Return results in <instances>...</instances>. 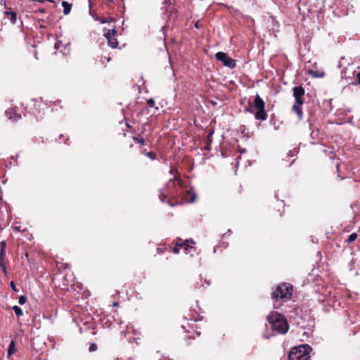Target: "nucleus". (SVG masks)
Wrapping results in <instances>:
<instances>
[{
	"instance_id": "f257e3e1",
	"label": "nucleus",
	"mask_w": 360,
	"mask_h": 360,
	"mask_svg": "<svg viewBox=\"0 0 360 360\" xmlns=\"http://www.w3.org/2000/svg\"><path fill=\"white\" fill-rule=\"evenodd\" d=\"M271 329L281 334L288 332L289 326L286 319L277 311L271 312L266 317Z\"/></svg>"
},
{
	"instance_id": "f03ea898",
	"label": "nucleus",
	"mask_w": 360,
	"mask_h": 360,
	"mask_svg": "<svg viewBox=\"0 0 360 360\" xmlns=\"http://www.w3.org/2000/svg\"><path fill=\"white\" fill-rule=\"evenodd\" d=\"M312 348L309 345H301L293 347L288 354V360H311Z\"/></svg>"
},
{
	"instance_id": "7ed1b4c3",
	"label": "nucleus",
	"mask_w": 360,
	"mask_h": 360,
	"mask_svg": "<svg viewBox=\"0 0 360 360\" xmlns=\"http://www.w3.org/2000/svg\"><path fill=\"white\" fill-rule=\"evenodd\" d=\"M252 107L257 110L255 112V118L257 120L264 121L267 119L268 115L264 109L265 103L259 94L255 96Z\"/></svg>"
},
{
	"instance_id": "20e7f679",
	"label": "nucleus",
	"mask_w": 360,
	"mask_h": 360,
	"mask_svg": "<svg viewBox=\"0 0 360 360\" xmlns=\"http://www.w3.org/2000/svg\"><path fill=\"white\" fill-rule=\"evenodd\" d=\"M215 58L217 60L222 63V64L229 68H234L236 65V60L231 58L227 53L224 52H217L215 54Z\"/></svg>"
},
{
	"instance_id": "39448f33",
	"label": "nucleus",
	"mask_w": 360,
	"mask_h": 360,
	"mask_svg": "<svg viewBox=\"0 0 360 360\" xmlns=\"http://www.w3.org/2000/svg\"><path fill=\"white\" fill-rule=\"evenodd\" d=\"M293 96L295 98V102L297 104H303L304 99L303 96L305 94V90L302 86H295L292 89Z\"/></svg>"
},
{
	"instance_id": "423d86ee",
	"label": "nucleus",
	"mask_w": 360,
	"mask_h": 360,
	"mask_svg": "<svg viewBox=\"0 0 360 360\" xmlns=\"http://www.w3.org/2000/svg\"><path fill=\"white\" fill-rule=\"evenodd\" d=\"M192 329H193V326H191ZM185 335L184 337V340L185 341V344L186 345H190L192 342V340H195L196 337L200 336V332L196 331L195 330H186L184 332Z\"/></svg>"
},
{
	"instance_id": "0eeeda50",
	"label": "nucleus",
	"mask_w": 360,
	"mask_h": 360,
	"mask_svg": "<svg viewBox=\"0 0 360 360\" xmlns=\"http://www.w3.org/2000/svg\"><path fill=\"white\" fill-rule=\"evenodd\" d=\"M293 290V285L289 283H283L276 286L274 292H290Z\"/></svg>"
},
{
	"instance_id": "6e6552de",
	"label": "nucleus",
	"mask_w": 360,
	"mask_h": 360,
	"mask_svg": "<svg viewBox=\"0 0 360 360\" xmlns=\"http://www.w3.org/2000/svg\"><path fill=\"white\" fill-rule=\"evenodd\" d=\"M103 35L104 37L107 39L108 40V45L112 48V49H115L118 46V41L117 40V39L115 37H112V36H110V34L109 33H106V29H105L103 30Z\"/></svg>"
},
{
	"instance_id": "1a4fd4ad",
	"label": "nucleus",
	"mask_w": 360,
	"mask_h": 360,
	"mask_svg": "<svg viewBox=\"0 0 360 360\" xmlns=\"http://www.w3.org/2000/svg\"><path fill=\"white\" fill-rule=\"evenodd\" d=\"M6 115L13 122H16L21 119V115L18 114L13 109H9L6 111Z\"/></svg>"
},
{
	"instance_id": "9d476101",
	"label": "nucleus",
	"mask_w": 360,
	"mask_h": 360,
	"mask_svg": "<svg viewBox=\"0 0 360 360\" xmlns=\"http://www.w3.org/2000/svg\"><path fill=\"white\" fill-rule=\"evenodd\" d=\"M303 104H297L296 102H295L294 105L292 107V110L296 112L300 120H302L303 118V112L302 109V105Z\"/></svg>"
},
{
	"instance_id": "9b49d317",
	"label": "nucleus",
	"mask_w": 360,
	"mask_h": 360,
	"mask_svg": "<svg viewBox=\"0 0 360 360\" xmlns=\"http://www.w3.org/2000/svg\"><path fill=\"white\" fill-rule=\"evenodd\" d=\"M273 298L277 301L279 299L283 300V301L289 300L292 299V294H272Z\"/></svg>"
},
{
	"instance_id": "f8f14e48",
	"label": "nucleus",
	"mask_w": 360,
	"mask_h": 360,
	"mask_svg": "<svg viewBox=\"0 0 360 360\" xmlns=\"http://www.w3.org/2000/svg\"><path fill=\"white\" fill-rule=\"evenodd\" d=\"M4 15L6 16H8L10 18V20H11V22L12 24H15L16 22H17V15H16V13H15L14 11H5L4 13Z\"/></svg>"
},
{
	"instance_id": "ddd939ff",
	"label": "nucleus",
	"mask_w": 360,
	"mask_h": 360,
	"mask_svg": "<svg viewBox=\"0 0 360 360\" xmlns=\"http://www.w3.org/2000/svg\"><path fill=\"white\" fill-rule=\"evenodd\" d=\"M62 6L63 7V13L68 15L70 13L72 4L68 1H63Z\"/></svg>"
},
{
	"instance_id": "4468645a",
	"label": "nucleus",
	"mask_w": 360,
	"mask_h": 360,
	"mask_svg": "<svg viewBox=\"0 0 360 360\" xmlns=\"http://www.w3.org/2000/svg\"><path fill=\"white\" fill-rule=\"evenodd\" d=\"M187 243H188V240L182 243H177L176 246L174 248V252L175 253L179 252V249L177 248V246L184 248L185 250H188V248H191L190 245L187 244Z\"/></svg>"
},
{
	"instance_id": "2eb2a0df",
	"label": "nucleus",
	"mask_w": 360,
	"mask_h": 360,
	"mask_svg": "<svg viewBox=\"0 0 360 360\" xmlns=\"http://www.w3.org/2000/svg\"><path fill=\"white\" fill-rule=\"evenodd\" d=\"M16 352L15 349V340H12L10 342V345L8 346V356H10L12 354H13Z\"/></svg>"
},
{
	"instance_id": "dca6fc26",
	"label": "nucleus",
	"mask_w": 360,
	"mask_h": 360,
	"mask_svg": "<svg viewBox=\"0 0 360 360\" xmlns=\"http://www.w3.org/2000/svg\"><path fill=\"white\" fill-rule=\"evenodd\" d=\"M96 20L99 21L101 23H105V22L114 21V18L112 17L103 18V17L96 16Z\"/></svg>"
},
{
	"instance_id": "f3484780",
	"label": "nucleus",
	"mask_w": 360,
	"mask_h": 360,
	"mask_svg": "<svg viewBox=\"0 0 360 360\" xmlns=\"http://www.w3.org/2000/svg\"><path fill=\"white\" fill-rule=\"evenodd\" d=\"M12 309H13L18 317H20L23 315L22 310L20 307L15 305L12 307Z\"/></svg>"
},
{
	"instance_id": "a211bd4d",
	"label": "nucleus",
	"mask_w": 360,
	"mask_h": 360,
	"mask_svg": "<svg viewBox=\"0 0 360 360\" xmlns=\"http://www.w3.org/2000/svg\"><path fill=\"white\" fill-rule=\"evenodd\" d=\"M356 238H357V234L355 233H353L348 236V238L347 239V242L349 243H351L354 242L356 239Z\"/></svg>"
},
{
	"instance_id": "6ab92c4d",
	"label": "nucleus",
	"mask_w": 360,
	"mask_h": 360,
	"mask_svg": "<svg viewBox=\"0 0 360 360\" xmlns=\"http://www.w3.org/2000/svg\"><path fill=\"white\" fill-rule=\"evenodd\" d=\"M150 160H154L156 159L155 154L153 152H147L145 153Z\"/></svg>"
},
{
	"instance_id": "aec40b11",
	"label": "nucleus",
	"mask_w": 360,
	"mask_h": 360,
	"mask_svg": "<svg viewBox=\"0 0 360 360\" xmlns=\"http://www.w3.org/2000/svg\"><path fill=\"white\" fill-rule=\"evenodd\" d=\"M106 33H109L110 36L115 37V35L117 34V30L114 27L112 30H106Z\"/></svg>"
},
{
	"instance_id": "412c9836",
	"label": "nucleus",
	"mask_w": 360,
	"mask_h": 360,
	"mask_svg": "<svg viewBox=\"0 0 360 360\" xmlns=\"http://www.w3.org/2000/svg\"><path fill=\"white\" fill-rule=\"evenodd\" d=\"M26 301H27L26 296H25V295L20 296L19 300H18V302L20 304H21V305L24 304L26 302Z\"/></svg>"
},
{
	"instance_id": "4be33fe9",
	"label": "nucleus",
	"mask_w": 360,
	"mask_h": 360,
	"mask_svg": "<svg viewBox=\"0 0 360 360\" xmlns=\"http://www.w3.org/2000/svg\"><path fill=\"white\" fill-rule=\"evenodd\" d=\"M146 103L149 108H153L155 106V101L152 98L148 99Z\"/></svg>"
},
{
	"instance_id": "5701e85b",
	"label": "nucleus",
	"mask_w": 360,
	"mask_h": 360,
	"mask_svg": "<svg viewBox=\"0 0 360 360\" xmlns=\"http://www.w3.org/2000/svg\"><path fill=\"white\" fill-rule=\"evenodd\" d=\"M133 139H134L136 142H137V143H140V144H141V145H144V144H145V141H144V139H143L139 138V137H135V136H134V137H133Z\"/></svg>"
},
{
	"instance_id": "b1692460",
	"label": "nucleus",
	"mask_w": 360,
	"mask_h": 360,
	"mask_svg": "<svg viewBox=\"0 0 360 360\" xmlns=\"http://www.w3.org/2000/svg\"><path fill=\"white\" fill-rule=\"evenodd\" d=\"M97 349V345L95 343H92L90 345L89 350L91 352H95Z\"/></svg>"
},
{
	"instance_id": "393cba45",
	"label": "nucleus",
	"mask_w": 360,
	"mask_h": 360,
	"mask_svg": "<svg viewBox=\"0 0 360 360\" xmlns=\"http://www.w3.org/2000/svg\"><path fill=\"white\" fill-rule=\"evenodd\" d=\"M0 267L4 273H6V267L4 262V259H0Z\"/></svg>"
},
{
	"instance_id": "a878e982",
	"label": "nucleus",
	"mask_w": 360,
	"mask_h": 360,
	"mask_svg": "<svg viewBox=\"0 0 360 360\" xmlns=\"http://www.w3.org/2000/svg\"><path fill=\"white\" fill-rule=\"evenodd\" d=\"M160 200L162 202L165 201V199L166 198V195L164 193V192L162 190H160V195H159Z\"/></svg>"
},
{
	"instance_id": "bb28decb",
	"label": "nucleus",
	"mask_w": 360,
	"mask_h": 360,
	"mask_svg": "<svg viewBox=\"0 0 360 360\" xmlns=\"http://www.w3.org/2000/svg\"><path fill=\"white\" fill-rule=\"evenodd\" d=\"M341 77L342 78H345V79H347L348 77L347 75V68H344L341 70Z\"/></svg>"
},
{
	"instance_id": "cd10ccee",
	"label": "nucleus",
	"mask_w": 360,
	"mask_h": 360,
	"mask_svg": "<svg viewBox=\"0 0 360 360\" xmlns=\"http://www.w3.org/2000/svg\"><path fill=\"white\" fill-rule=\"evenodd\" d=\"M10 285H11V288H12V290H13V291H15V292H17V291H18V290L16 289V286H15V283H14V282H13V281H11V282L10 283Z\"/></svg>"
},
{
	"instance_id": "c85d7f7f",
	"label": "nucleus",
	"mask_w": 360,
	"mask_h": 360,
	"mask_svg": "<svg viewBox=\"0 0 360 360\" xmlns=\"http://www.w3.org/2000/svg\"><path fill=\"white\" fill-rule=\"evenodd\" d=\"M6 241L3 240L1 242V250H4V248H6Z\"/></svg>"
},
{
	"instance_id": "c756f323",
	"label": "nucleus",
	"mask_w": 360,
	"mask_h": 360,
	"mask_svg": "<svg viewBox=\"0 0 360 360\" xmlns=\"http://www.w3.org/2000/svg\"><path fill=\"white\" fill-rule=\"evenodd\" d=\"M175 180L176 181V182H177V184H178V185L179 186H182V181H181V179H179L177 177H175Z\"/></svg>"
},
{
	"instance_id": "7c9ffc66",
	"label": "nucleus",
	"mask_w": 360,
	"mask_h": 360,
	"mask_svg": "<svg viewBox=\"0 0 360 360\" xmlns=\"http://www.w3.org/2000/svg\"><path fill=\"white\" fill-rule=\"evenodd\" d=\"M212 134H213V131H210V132L209 133V134L207 135V140H208V141H209L210 143V142H212V139H211L210 138H211V136H212Z\"/></svg>"
},
{
	"instance_id": "2f4dec72",
	"label": "nucleus",
	"mask_w": 360,
	"mask_h": 360,
	"mask_svg": "<svg viewBox=\"0 0 360 360\" xmlns=\"http://www.w3.org/2000/svg\"><path fill=\"white\" fill-rule=\"evenodd\" d=\"M36 13H46V10L42 8L39 9L38 11H36Z\"/></svg>"
},
{
	"instance_id": "473e14b6",
	"label": "nucleus",
	"mask_w": 360,
	"mask_h": 360,
	"mask_svg": "<svg viewBox=\"0 0 360 360\" xmlns=\"http://www.w3.org/2000/svg\"><path fill=\"white\" fill-rule=\"evenodd\" d=\"M4 250H1L0 252V259H4Z\"/></svg>"
},
{
	"instance_id": "72a5a7b5",
	"label": "nucleus",
	"mask_w": 360,
	"mask_h": 360,
	"mask_svg": "<svg viewBox=\"0 0 360 360\" xmlns=\"http://www.w3.org/2000/svg\"><path fill=\"white\" fill-rule=\"evenodd\" d=\"M90 13L91 14V16H92V17L96 20V16H98V15H96V14H93V13H91V11H90Z\"/></svg>"
},
{
	"instance_id": "f704fd0d",
	"label": "nucleus",
	"mask_w": 360,
	"mask_h": 360,
	"mask_svg": "<svg viewBox=\"0 0 360 360\" xmlns=\"http://www.w3.org/2000/svg\"><path fill=\"white\" fill-rule=\"evenodd\" d=\"M248 110L250 112H251V113H253V112H254L253 110H252V109H248Z\"/></svg>"
},
{
	"instance_id": "c9c22d12",
	"label": "nucleus",
	"mask_w": 360,
	"mask_h": 360,
	"mask_svg": "<svg viewBox=\"0 0 360 360\" xmlns=\"http://www.w3.org/2000/svg\"><path fill=\"white\" fill-rule=\"evenodd\" d=\"M310 73L314 74V75L316 76L315 72L311 71Z\"/></svg>"
},
{
	"instance_id": "e433bc0d",
	"label": "nucleus",
	"mask_w": 360,
	"mask_h": 360,
	"mask_svg": "<svg viewBox=\"0 0 360 360\" xmlns=\"http://www.w3.org/2000/svg\"><path fill=\"white\" fill-rule=\"evenodd\" d=\"M117 305H118V304L117 302L113 303V306H117Z\"/></svg>"
},
{
	"instance_id": "4c0bfd02",
	"label": "nucleus",
	"mask_w": 360,
	"mask_h": 360,
	"mask_svg": "<svg viewBox=\"0 0 360 360\" xmlns=\"http://www.w3.org/2000/svg\"><path fill=\"white\" fill-rule=\"evenodd\" d=\"M190 202H194V198H193V199L190 200Z\"/></svg>"
},
{
	"instance_id": "58836bf2",
	"label": "nucleus",
	"mask_w": 360,
	"mask_h": 360,
	"mask_svg": "<svg viewBox=\"0 0 360 360\" xmlns=\"http://www.w3.org/2000/svg\"><path fill=\"white\" fill-rule=\"evenodd\" d=\"M205 149H207V150H210V147L207 146L205 148Z\"/></svg>"
},
{
	"instance_id": "ea45409f",
	"label": "nucleus",
	"mask_w": 360,
	"mask_h": 360,
	"mask_svg": "<svg viewBox=\"0 0 360 360\" xmlns=\"http://www.w3.org/2000/svg\"><path fill=\"white\" fill-rule=\"evenodd\" d=\"M195 26V27H197V28H198V25L196 23Z\"/></svg>"
}]
</instances>
